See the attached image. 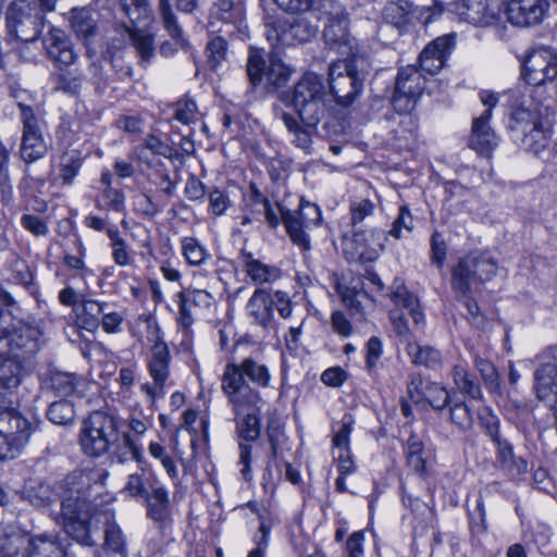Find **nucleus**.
I'll use <instances>...</instances> for the list:
<instances>
[{
    "label": "nucleus",
    "mask_w": 557,
    "mask_h": 557,
    "mask_svg": "<svg viewBox=\"0 0 557 557\" xmlns=\"http://www.w3.org/2000/svg\"><path fill=\"white\" fill-rule=\"evenodd\" d=\"M509 128L525 150L539 153L552 137L553 100L547 89L525 86L510 94Z\"/></svg>",
    "instance_id": "nucleus-1"
},
{
    "label": "nucleus",
    "mask_w": 557,
    "mask_h": 557,
    "mask_svg": "<svg viewBox=\"0 0 557 557\" xmlns=\"http://www.w3.org/2000/svg\"><path fill=\"white\" fill-rule=\"evenodd\" d=\"M61 512L57 522L77 543L85 546L95 545L90 534L88 519L91 511L90 479L81 473L69 474L60 484Z\"/></svg>",
    "instance_id": "nucleus-2"
},
{
    "label": "nucleus",
    "mask_w": 557,
    "mask_h": 557,
    "mask_svg": "<svg viewBox=\"0 0 557 557\" xmlns=\"http://www.w3.org/2000/svg\"><path fill=\"white\" fill-rule=\"evenodd\" d=\"M265 388L270 385L271 374L268 367L253 358H245L239 363H227L222 374L221 388L228 403H234L237 408L253 403H263L260 392L251 387Z\"/></svg>",
    "instance_id": "nucleus-3"
},
{
    "label": "nucleus",
    "mask_w": 557,
    "mask_h": 557,
    "mask_svg": "<svg viewBox=\"0 0 557 557\" xmlns=\"http://www.w3.org/2000/svg\"><path fill=\"white\" fill-rule=\"evenodd\" d=\"M21 117L23 123V133L20 146V157L25 162L26 169L24 177L20 184V189L25 195L33 196L32 188L39 189L45 185V180L35 178L30 175L28 165L42 159L49 151V143L46 140L42 126L35 115L32 107L18 102Z\"/></svg>",
    "instance_id": "nucleus-4"
},
{
    "label": "nucleus",
    "mask_w": 557,
    "mask_h": 557,
    "mask_svg": "<svg viewBox=\"0 0 557 557\" xmlns=\"http://www.w3.org/2000/svg\"><path fill=\"white\" fill-rule=\"evenodd\" d=\"M330 102L324 78L313 72L305 73L295 84L290 103L305 125L315 127L325 116Z\"/></svg>",
    "instance_id": "nucleus-5"
},
{
    "label": "nucleus",
    "mask_w": 557,
    "mask_h": 557,
    "mask_svg": "<svg viewBox=\"0 0 557 557\" xmlns=\"http://www.w3.org/2000/svg\"><path fill=\"white\" fill-rule=\"evenodd\" d=\"M45 343V332L38 323L18 322L10 327L7 315L0 312V357L23 361L36 355Z\"/></svg>",
    "instance_id": "nucleus-6"
},
{
    "label": "nucleus",
    "mask_w": 557,
    "mask_h": 557,
    "mask_svg": "<svg viewBox=\"0 0 557 557\" xmlns=\"http://www.w3.org/2000/svg\"><path fill=\"white\" fill-rule=\"evenodd\" d=\"M119 438V420L115 416L97 410L82 423L79 445L85 455L100 457L107 454Z\"/></svg>",
    "instance_id": "nucleus-7"
},
{
    "label": "nucleus",
    "mask_w": 557,
    "mask_h": 557,
    "mask_svg": "<svg viewBox=\"0 0 557 557\" xmlns=\"http://www.w3.org/2000/svg\"><path fill=\"white\" fill-rule=\"evenodd\" d=\"M47 9L40 0H15L7 11V27L10 36L24 42L38 39L45 25Z\"/></svg>",
    "instance_id": "nucleus-8"
},
{
    "label": "nucleus",
    "mask_w": 557,
    "mask_h": 557,
    "mask_svg": "<svg viewBox=\"0 0 557 557\" xmlns=\"http://www.w3.org/2000/svg\"><path fill=\"white\" fill-rule=\"evenodd\" d=\"M497 261L485 252H472L460 258L451 269V287L461 296L471 294L472 286L491 281L497 273Z\"/></svg>",
    "instance_id": "nucleus-9"
},
{
    "label": "nucleus",
    "mask_w": 557,
    "mask_h": 557,
    "mask_svg": "<svg viewBox=\"0 0 557 557\" xmlns=\"http://www.w3.org/2000/svg\"><path fill=\"white\" fill-rule=\"evenodd\" d=\"M234 413L236 423V433L242 440L238 443L239 448V466L240 473L246 481L251 480V453L252 447L249 442H255L261 433L260 413L262 403H253L252 405H244L237 408L234 403H228Z\"/></svg>",
    "instance_id": "nucleus-10"
},
{
    "label": "nucleus",
    "mask_w": 557,
    "mask_h": 557,
    "mask_svg": "<svg viewBox=\"0 0 557 557\" xmlns=\"http://www.w3.org/2000/svg\"><path fill=\"white\" fill-rule=\"evenodd\" d=\"M363 78L351 61L338 60L329 65V97L343 108L351 106L362 91Z\"/></svg>",
    "instance_id": "nucleus-11"
},
{
    "label": "nucleus",
    "mask_w": 557,
    "mask_h": 557,
    "mask_svg": "<svg viewBox=\"0 0 557 557\" xmlns=\"http://www.w3.org/2000/svg\"><path fill=\"white\" fill-rule=\"evenodd\" d=\"M32 434V423L18 411L0 407V459L21 454Z\"/></svg>",
    "instance_id": "nucleus-12"
},
{
    "label": "nucleus",
    "mask_w": 557,
    "mask_h": 557,
    "mask_svg": "<svg viewBox=\"0 0 557 557\" xmlns=\"http://www.w3.org/2000/svg\"><path fill=\"white\" fill-rule=\"evenodd\" d=\"M389 297L394 305V308L389 311V319L394 331L401 341H409L410 329L407 324L406 315L412 318L413 324L418 330L422 329L425 324V317L419 300L404 285L395 286Z\"/></svg>",
    "instance_id": "nucleus-13"
},
{
    "label": "nucleus",
    "mask_w": 557,
    "mask_h": 557,
    "mask_svg": "<svg viewBox=\"0 0 557 557\" xmlns=\"http://www.w3.org/2000/svg\"><path fill=\"white\" fill-rule=\"evenodd\" d=\"M171 354L164 342H157L147 361V368L151 382L140 385V392L146 396L149 406H153L158 398L165 394L166 382L170 377Z\"/></svg>",
    "instance_id": "nucleus-14"
},
{
    "label": "nucleus",
    "mask_w": 557,
    "mask_h": 557,
    "mask_svg": "<svg viewBox=\"0 0 557 557\" xmlns=\"http://www.w3.org/2000/svg\"><path fill=\"white\" fill-rule=\"evenodd\" d=\"M265 36L273 47L294 46L310 40L317 33V26L305 17L288 20L268 18Z\"/></svg>",
    "instance_id": "nucleus-15"
},
{
    "label": "nucleus",
    "mask_w": 557,
    "mask_h": 557,
    "mask_svg": "<svg viewBox=\"0 0 557 557\" xmlns=\"http://www.w3.org/2000/svg\"><path fill=\"white\" fill-rule=\"evenodd\" d=\"M424 84L421 71L411 65L401 67L397 74L392 99L394 109L401 114L411 112L424 89Z\"/></svg>",
    "instance_id": "nucleus-16"
},
{
    "label": "nucleus",
    "mask_w": 557,
    "mask_h": 557,
    "mask_svg": "<svg viewBox=\"0 0 557 557\" xmlns=\"http://www.w3.org/2000/svg\"><path fill=\"white\" fill-rule=\"evenodd\" d=\"M503 4L502 0H460L456 3V12L470 24L487 26L498 18Z\"/></svg>",
    "instance_id": "nucleus-17"
},
{
    "label": "nucleus",
    "mask_w": 557,
    "mask_h": 557,
    "mask_svg": "<svg viewBox=\"0 0 557 557\" xmlns=\"http://www.w3.org/2000/svg\"><path fill=\"white\" fill-rule=\"evenodd\" d=\"M548 8V0H509L504 12L512 25L527 27L541 23Z\"/></svg>",
    "instance_id": "nucleus-18"
},
{
    "label": "nucleus",
    "mask_w": 557,
    "mask_h": 557,
    "mask_svg": "<svg viewBox=\"0 0 557 557\" xmlns=\"http://www.w3.org/2000/svg\"><path fill=\"white\" fill-rule=\"evenodd\" d=\"M455 45V34L443 35L432 40L419 55L420 71L430 75L437 74L445 66Z\"/></svg>",
    "instance_id": "nucleus-19"
},
{
    "label": "nucleus",
    "mask_w": 557,
    "mask_h": 557,
    "mask_svg": "<svg viewBox=\"0 0 557 557\" xmlns=\"http://www.w3.org/2000/svg\"><path fill=\"white\" fill-rule=\"evenodd\" d=\"M146 513L149 519L160 527L171 522V499L169 490L154 478L149 484V492L144 497Z\"/></svg>",
    "instance_id": "nucleus-20"
},
{
    "label": "nucleus",
    "mask_w": 557,
    "mask_h": 557,
    "mask_svg": "<svg viewBox=\"0 0 557 557\" xmlns=\"http://www.w3.org/2000/svg\"><path fill=\"white\" fill-rule=\"evenodd\" d=\"M158 11L163 28L172 39L171 41H164L161 45L160 53L164 57H171L178 49H185L187 47V40L185 39L184 32L172 10L171 0H159Z\"/></svg>",
    "instance_id": "nucleus-21"
},
{
    "label": "nucleus",
    "mask_w": 557,
    "mask_h": 557,
    "mask_svg": "<svg viewBox=\"0 0 557 557\" xmlns=\"http://www.w3.org/2000/svg\"><path fill=\"white\" fill-rule=\"evenodd\" d=\"M3 281L24 287L30 294L37 292L35 274L28 262L18 255H11L1 269Z\"/></svg>",
    "instance_id": "nucleus-22"
},
{
    "label": "nucleus",
    "mask_w": 557,
    "mask_h": 557,
    "mask_svg": "<svg viewBox=\"0 0 557 557\" xmlns=\"http://www.w3.org/2000/svg\"><path fill=\"white\" fill-rule=\"evenodd\" d=\"M238 260L246 276L256 285L271 284L281 276L280 269L262 262L250 251L243 249L238 255Z\"/></svg>",
    "instance_id": "nucleus-23"
},
{
    "label": "nucleus",
    "mask_w": 557,
    "mask_h": 557,
    "mask_svg": "<svg viewBox=\"0 0 557 557\" xmlns=\"http://www.w3.org/2000/svg\"><path fill=\"white\" fill-rule=\"evenodd\" d=\"M45 47L49 58L60 65H71L77 58L70 38L62 29L52 27L45 38Z\"/></svg>",
    "instance_id": "nucleus-24"
},
{
    "label": "nucleus",
    "mask_w": 557,
    "mask_h": 557,
    "mask_svg": "<svg viewBox=\"0 0 557 557\" xmlns=\"http://www.w3.org/2000/svg\"><path fill=\"white\" fill-rule=\"evenodd\" d=\"M490 120L491 112L485 110L472 123L469 146L481 154H488L498 145L497 136L488 124Z\"/></svg>",
    "instance_id": "nucleus-25"
},
{
    "label": "nucleus",
    "mask_w": 557,
    "mask_h": 557,
    "mask_svg": "<svg viewBox=\"0 0 557 557\" xmlns=\"http://www.w3.org/2000/svg\"><path fill=\"white\" fill-rule=\"evenodd\" d=\"M274 301L270 293L264 288H257L246 305V312L252 323L268 327L273 319Z\"/></svg>",
    "instance_id": "nucleus-26"
},
{
    "label": "nucleus",
    "mask_w": 557,
    "mask_h": 557,
    "mask_svg": "<svg viewBox=\"0 0 557 557\" xmlns=\"http://www.w3.org/2000/svg\"><path fill=\"white\" fill-rule=\"evenodd\" d=\"M325 44L331 49H337L342 54L348 55L352 50V37L348 30L346 17H332L323 30Z\"/></svg>",
    "instance_id": "nucleus-27"
},
{
    "label": "nucleus",
    "mask_w": 557,
    "mask_h": 557,
    "mask_svg": "<svg viewBox=\"0 0 557 557\" xmlns=\"http://www.w3.org/2000/svg\"><path fill=\"white\" fill-rule=\"evenodd\" d=\"M534 389L541 400H557V349L552 360L545 362L534 373Z\"/></svg>",
    "instance_id": "nucleus-28"
},
{
    "label": "nucleus",
    "mask_w": 557,
    "mask_h": 557,
    "mask_svg": "<svg viewBox=\"0 0 557 557\" xmlns=\"http://www.w3.org/2000/svg\"><path fill=\"white\" fill-rule=\"evenodd\" d=\"M277 207L282 215V223L292 243L298 246L304 252H308L311 249V240L306 232V230L309 228L308 225L295 210H289L278 203Z\"/></svg>",
    "instance_id": "nucleus-29"
},
{
    "label": "nucleus",
    "mask_w": 557,
    "mask_h": 557,
    "mask_svg": "<svg viewBox=\"0 0 557 557\" xmlns=\"http://www.w3.org/2000/svg\"><path fill=\"white\" fill-rule=\"evenodd\" d=\"M23 557H66V554L58 535L44 533L32 537Z\"/></svg>",
    "instance_id": "nucleus-30"
},
{
    "label": "nucleus",
    "mask_w": 557,
    "mask_h": 557,
    "mask_svg": "<svg viewBox=\"0 0 557 557\" xmlns=\"http://www.w3.org/2000/svg\"><path fill=\"white\" fill-rule=\"evenodd\" d=\"M108 302H100L94 299H82L81 305L75 309L76 323L81 329L89 332L96 331L100 325L101 314L109 309Z\"/></svg>",
    "instance_id": "nucleus-31"
},
{
    "label": "nucleus",
    "mask_w": 557,
    "mask_h": 557,
    "mask_svg": "<svg viewBox=\"0 0 557 557\" xmlns=\"http://www.w3.org/2000/svg\"><path fill=\"white\" fill-rule=\"evenodd\" d=\"M45 387L59 397H69L76 391L77 376L73 373L49 370L42 381Z\"/></svg>",
    "instance_id": "nucleus-32"
},
{
    "label": "nucleus",
    "mask_w": 557,
    "mask_h": 557,
    "mask_svg": "<svg viewBox=\"0 0 557 557\" xmlns=\"http://www.w3.org/2000/svg\"><path fill=\"white\" fill-rule=\"evenodd\" d=\"M65 479L66 476L59 481L54 486H51L50 484L41 481H32L26 488V496L29 503L36 507H45L50 505L55 499L61 500V491L59 486Z\"/></svg>",
    "instance_id": "nucleus-33"
},
{
    "label": "nucleus",
    "mask_w": 557,
    "mask_h": 557,
    "mask_svg": "<svg viewBox=\"0 0 557 557\" xmlns=\"http://www.w3.org/2000/svg\"><path fill=\"white\" fill-rule=\"evenodd\" d=\"M412 5L405 0L388 2L382 11L385 23L404 30L411 23Z\"/></svg>",
    "instance_id": "nucleus-34"
},
{
    "label": "nucleus",
    "mask_w": 557,
    "mask_h": 557,
    "mask_svg": "<svg viewBox=\"0 0 557 557\" xmlns=\"http://www.w3.org/2000/svg\"><path fill=\"white\" fill-rule=\"evenodd\" d=\"M114 449L111 454L113 462L124 465L131 460L140 462L144 458L143 448L136 443L135 438L129 432H124L120 443H115Z\"/></svg>",
    "instance_id": "nucleus-35"
},
{
    "label": "nucleus",
    "mask_w": 557,
    "mask_h": 557,
    "mask_svg": "<svg viewBox=\"0 0 557 557\" xmlns=\"http://www.w3.org/2000/svg\"><path fill=\"white\" fill-rule=\"evenodd\" d=\"M83 165V157L79 150L69 149L64 151L58 163V177L64 185H72Z\"/></svg>",
    "instance_id": "nucleus-36"
},
{
    "label": "nucleus",
    "mask_w": 557,
    "mask_h": 557,
    "mask_svg": "<svg viewBox=\"0 0 557 557\" xmlns=\"http://www.w3.org/2000/svg\"><path fill=\"white\" fill-rule=\"evenodd\" d=\"M107 235L110 238L111 256L119 267H132L135 262V252L131 249L125 238L116 228H108Z\"/></svg>",
    "instance_id": "nucleus-37"
},
{
    "label": "nucleus",
    "mask_w": 557,
    "mask_h": 557,
    "mask_svg": "<svg viewBox=\"0 0 557 557\" xmlns=\"http://www.w3.org/2000/svg\"><path fill=\"white\" fill-rule=\"evenodd\" d=\"M405 455L408 467L421 478H425L428 475V467L424 457V447L422 441L417 435H410L407 440Z\"/></svg>",
    "instance_id": "nucleus-38"
},
{
    "label": "nucleus",
    "mask_w": 557,
    "mask_h": 557,
    "mask_svg": "<svg viewBox=\"0 0 557 557\" xmlns=\"http://www.w3.org/2000/svg\"><path fill=\"white\" fill-rule=\"evenodd\" d=\"M408 356L414 364L436 370L442 366L441 352L430 346H421L417 343H408L406 348Z\"/></svg>",
    "instance_id": "nucleus-39"
},
{
    "label": "nucleus",
    "mask_w": 557,
    "mask_h": 557,
    "mask_svg": "<svg viewBox=\"0 0 557 557\" xmlns=\"http://www.w3.org/2000/svg\"><path fill=\"white\" fill-rule=\"evenodd\" d=\"M209 26L214 32L233 35L236 29L240 30L244 26L243 8L239 5L227 11V13H222L221 16L210 18Z\"/></svg>",
    "instance_id": "nucleus-40"
},
{
    "label": "nucleus",
    "mask_w": 557,
    "mask_h": 557,
    "mask_svg": "<svg viewBox=\"0 0 557 557\" xmlns=\"http://www.w3.org/2000/svg\"><path fill=\"white\" fill-rule=\"evenodd\" d=\"M104 546L112 553L126 557V537L112 516L107 517L104 521Z\"/></svg>",
    "instance_id": "nucleus-41"
},
{
    "label": "nucleus",
    "mask_w": 557,
    "mask_h": 557,
    "mask_svg": "<svg viewBox=\"0 0 557 557\" xmlns=\"http://www.w3.org/2000/svg\"><path fill=\"white\" fill-rule=\"evenodd\" d=\"M451 377L460 393L469 395L472 399H480L482 397L480 384L465 366L456 364L451 370Z\"/></svg>",
    "instance_id": "nucleus-42"
},
{
    "label": "nucleus",
    "mask_w": 557,
    "mask_h": 557,
    "mask_svg": "<svg viewBox=\"0 0 557 557\" xmlns=\"http://www.w3.org/2000/svg\"><path fill=\"white\" fill-rule=\"evenodd\" d=\"M282 121L284 122V125L288 132L294 136L292 140L293 144L306 152H309L312 144L311 136L315 127H309L308 125L302 127L298 121L289 113H283Z\"/></svg>",
    "instance_id": "nucleus-43"
},
{
    "label": "nucleus",
    "mask_w": 557,
    "mask_h": 557,
    "mask_svg": "<svg viewBox=\"0 0 557 557\" xmlns=\"http://www.w3.org/2000/svg\"><path fill=\"white\" fill-rule=\"evenodd\" d=\"M22 360L5 357L0 359V387L5 389L15 388L21 383Z\"/></svg>",
    "instance_id": "nucleus-44"
},
{
    "label": "nucleus",
    "mask_w": 557,
    "mask_h": 557,
    "mask_svg": "<svg viewBox=\"0 0 557 557\" xmlns=\"http://www.w3.org/2000/svg\"><path fill=\"white\" fill-rule=\"evenodd\" d=\"M181 247L182 253L189 265L199 267L210 257L206 247L195 237H183Z\"/></svg>",
    "instance_id": "nucleus-45"
},
{
    "label": "nucleus",
    "mask_w": 557,
    "mask_h": 557,
    "mask_svg": "<svg viewBox=\"0 0 557 557\" xmlns=\"http://www.w3.org/2000/svg\"><path fill=\"white\" fill-rule=\"evenodd\" d=\"M71 26L75 34L84 39L94 36L97 30L96 21L92 14L85 10H73L71 16Z\"/></svg>",
    "instance_id": "nucleus-46"
},
{
    "label": "nucleus",
    "mask_w": 557,
    "mask_h": 557,
    "mask_svg": "<svg viewBox=\"0 0 557 557\" xmlns=\"http://www.w3.org/2000/svg\"><path fill=\"white\" fill-rule=\"evenodd\" d=\"M447 408L449 411L450 421L457 428L462 431H467L472 428L473 414L470 406L466 401L454 397L453 401Z\"/></svg>",
    "instance_id": "nucleus-47"
},
{
    "label": "nucleus",
    "mask_w": 557,
    "mask_h": 557,
    "mask_svg": "<svg viewBox=\"0 0 557 557\" xmlns=\"http://www.w3.org/2000/svg\"><path fill=\"white\" fill-rule=\"evenodd\" d=\"M423 396L437 411L446 409L454 399V396L442 384L435 382L426 384Z\"/></svg>",
    "instance_id": "nucleus-48"
},
{
    "label": "nucleus",
    "mask_w": 557,
    "mask_h": 557,
    "mask_svg": "<svg viewBox=\"0 0 557 557\" xmlns=\"http://www.w3.org/2000/svg\"><path fill=\"white\" fill-rule=\"evenodd\" d=\"M246 72L249 82L253 87L258 86L262 82L263 76L267 75V71L265 60L261 50L256 48L249 49Z\"/></svg>",
    "instance_id": "nucleus-49"
},
{
    "label": "nucleus",
    "mask_w": 557,
    "mask_h": 557,
    "mask_svg": "<svg viewBox=\"0 0 557 557\" xmlns=\"http://www.w3.org/2000/svg\"><path fill=\"white\" fill-rule=\"evenodd\" d=\"M47 417L54 424H70L75 418L74 407L67 400L54 401L49 406Z\"/></svg>",
    "instance_id": "nucleus-50"
},
{
    "label": "nucleus",
    "mask_w": 557,
    "mask_h": 557,
    "mask_svg": "<svg viewBox=\"0 0 557 557\" xmlns=\"http://www.w3.org/2000/svg\"><path fill=\"white\" fill-rule=\"evenodd\" d=\"M150 456L159 460L163 466L166 474L173 480L174 484H178V471L173 458L168 454L166 448L157 442H151L148 446Z\"/></svg>",
    "instance_id": "nucleus-51"
},
{
    "label": "nucleus",
    "mask_w": 557,
    "mask_h": 557,
    "mask_svg": "<svg viewBox=\"0 0 557 557\" xmlns=\"http://www.w3.org/2000/svg\"><path fill=\"white\" fill-rule=\"evenodd\" d=\"M292 70L275 55H271L267 70V79L275 88H281L289 81Z\"/></svg>",
    "instance_id": "nucleus-52"
},
{
    "label": "nucleus",
    "mask_w": 557,
    "mask_h": 557,
    "mask_svg": "<svg viewBox=\"0 0 557 557\" xmlns=\"http://www.w3.org/2000/svg\"><path fill=\"white\" fill-rule=\"evenodd\" d=\"M175 302L178 307L177 323L184 330L185 333L190 332V327L194 324L195 315L193 308L195 306L188 300L186 292H180L175 295Z\"/></svg>",
    "instance_id": "nucleus-53"
},
{
    "label": "nucleus",
    "mask_w": 557,
    "mask_h": 557,
    "mask_svg": "<svg viewBox=\"0 0 557 557\" xmlns=\"http://www.w3.org/2000/svg\"><path fill=\"white\" fill-rule=\"evenodd\" d=\"M74 244H75V247L77 250V255L74 256V255L65 253L63 261H64V264L69 269L75 271V274H74L75 277L84 280L86 274L89 273V270L84 262L86 249H85L82 240L78 238L75 239Z\"/></svg>",
    "instance_id": "nucleus-54"
},
{
    "label": "nucleus",
    "mask_w": 557,
    "mask_h": 557,
    "mask_svg": "<svg viewBox=\"0 0 557 557\" xmlns=\"http://www.w3.org/2000/svg\"><path fill=\"white\" fill-rule=\"evenodd\" d=\"M132 39L141 62L148 63L154 54L153 37L141 30H136L132 34Z\"/></svg>",
    "instance_id": "nucleus-55"
},
{
    "label": "nucleus",
    "mask_w": 557,
    "mask_h": 557,
    "mask_svg": "<svg viewBox=\"0 0 557 557\" xmlns=\"http://www.w3.org/2000/svg\"><path fill=\"white\" fill-rule=\"evenodd\" d=\"M144 146L153 154H158L170 160H174L180 157V153L175 149H173L170 145L162 141L159 137L152 134H149L145 138Z\"/></svg>",
    "instance_id": "nucleus-56"
},
{
    "label": "nucleus",
    "mask_w": 557,
    "mask_h": 557,
    "mask_svg": "<svg viewBox=\"0 0 557 557\" xmlns=\"http://www.w3.org/2000/svg\"><path fill=\"white\" fill-rule=\"evenodd\" d=\"M413 228V218L411 215V212L406 206L400 207L399 214L397 219L394 221L392 228L389 230L388 234L393 236L396 239H400L404 234L403 232L406 231L407 233H410Z\"/></svg>",
    "instance_id": "nucleus-57"
},
{
    "label": "nucleus",
    "mask_w": 557,
    "mask_h": 557,
    "mask_svg": "<svg viewBox=\"0 0 557 557\" xmlns=\"http://www.w3.org/2000/svg\"><path fill=\"white\" fill-rule=\"evenodd\" d=\"M125 14L132 20L149 17L152 13L149 0H120Z\"/></svg>",
    "instance_id": "nucleus-58"
},
{
    "label": "nucleus",
    "mask_w": 557,
    "mask_h": 557,
    "mask_svg": "<svg viewBox=\"0 0 557 557\" xmlns=\"http://www.w3.org/2000/svg\"><path fill=\"white\" fill-rule=\"evenodd\" d=\"M447 257V245L441 233L434 232L431 236V262L437 269L444 268Z\"/></svg>",
    "instance_id": "nucleus-59"
},
{
    "label": "nucleus",
    "mask_w": 557,
    "mask_h": 557,
    "mask_svg": "<svg viewBox=\"0 0 557 557\" xmlns=\"http://www.w3.org/2000/svg\"><path fill=\"white\" fill-rule=\"evenodd\" d=\"M330 323L333 332L343 338H348L354 334V325L343 311H333Z\"/></svg>",
    "instance_id": "nucleus-60"
},
{
    "label": "nucleus",
    "mask_w": 557,
    "mask_h": 557,
    "mask_svg": "<svg viewBox=\"0 0 557 557\" xmlns=\"http://www.w3.org/2000/svg\"><path fill=\"white\" fill-rule=\"evenodd\" d=\"M174 120L189 125L197 121V104L194 100L180 101L175 109Z\"/></svg>",
    "instance_id": "nucleus-61"
},
{
    "label": "nucleus",
    "mask_w": 557,
    "mask_h": 557,
    "mask_svg": "<svg viewBox=\"0 0 557 557\" xmlns=\"http://www.w3.org/2000/svg\"><path fill=\"white\" fill-rule=\"evenodd\" d=\"M383 355V343L376 337L372 336L367 342V352H366V368L368 372H373L375 369L377 361Z\"/></svg>",
    "instance_id": "nucleus-62"
},
{
    "label": "nucleus",
    "mask_w": 557,
    "mask_h": 557,
    "mask_svg": "<svg viewBox=\"0 0 557 557\" xmlns=\"http://www.w3.org/2000/svg\"><path fill=\"white\" fill-rule=\"evenodd\" d=\"M209 209L214 215H222L231 206L227 194L220 188H213L208 194Z\"/></svg>",
    "instance_id": "nucleus-63"
},
{
    "label": "nucleus",
    "mask_w": 557,
    "mask_h": 557,
    "mask_svg": "<svg viewBox=\"0 0 557 557\" xmlns=\"http://www.w3.org/2000/svg\"><path fill=\"white\" fill-rule=\"evenodd\" d=\"M374 203L369 199H361L354 201L350 205V214L352 226L360 224L366 218L370 216L374 212Z\"/></svg>",
    "instance_id": "nucleus-64"
}]
</instances>
